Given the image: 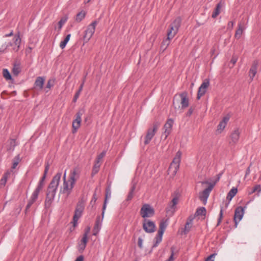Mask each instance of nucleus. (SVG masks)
<instances>
[{"label":"nucleus","instance_id":"obj_24","mask_svg":"<svg viewBox=\"0 0 261 261\" xmlns=\"http://www.w3.org/2000/svg\"><path fill=\"white\" fill-rule=\"evenodd\" d=\"M181 97V105L182 109H185L189 106V99L187 97V94L186 92L180 94Z\"/></svg>","mask_w":261,"mask_h":261},{"label":"nucleus","instance_id":"obj_62","mask_svg":"<svg viewBox=\"0 0 261 261\" xmlns=\"http://www.w3.org/2000/svg\"><path fill=\"white\" fill-rule=\"evenodd\" d=\"M13 35V31H11L9 34H6L4 36V37H10V36H12Z\"/></svg>","mask_w":261,"mask_h":261},{"label":"nucleus","instance_id":"obj_53","mask_svg":"<svg viewBox=\"0 0 261 261\" xmlns=\"http://www.w3.org/2000/svg\"><path fill=\"white\" fill-rule=\"evenodd\" d=\"M54 81L51 80H49L47 82V85H46V88L50 89L51 87H52L54 85Z\"/></svg>","mask_w":261,"mask_h":261},{"label":"nucleus","instance_id":"obj_61","mask_svg":"<svg viewBox=\"0 0 261 261\" xmlns=\"http://www.w3.org/2000/svg\"><path fill=\"white\" fill-rule=\"evenodd\" d=\"M68 180H66V170H65L64 175H63V182H67Z\"/></svg>","mask_w":261,"mask_h":261},{"label":"nucleus","instance_id":"obj_13","mask_svg":"<svg viewBox=\"0 0 261 261\" xmlns=\"http://www.w3.org/2000/svg\"><path fill=\"white\" fill-rule=\"evenodd\" d=\"M74 185L75 184L69 182V180H68L67 182H63V187L61 192H62L63 194H65L66 197H67L71 193Z\"/></svg>","mask_w":261,"mask_h":261},{"label":"nucleus","instance_id":"obj_17","mask_svg":"<svg viewBox=\"0 0 261 261\" xmlns=\"http://www.w3.org/2000/svg\"><path fill=\"white\" fill-rule=\"evenodd\" d=\"M40 190L35 189L33 191L29 201L26 206L25 210L28 211L32 206V205L36 201L38 198Z\"/></svg>","mask_w":261,"mask_h":261},{"label":"nucleus","instance_id":"obj_19","mask_svg":"<svg viewBox=\"0 0 261 261\" xmlns=\"http://www.w3.org/2000/svg\"><path fill=\"white\" fill-rule=\"evenodd\" d=\"M244 215V209L242 207H238L235 210L234 215V221L235 222L236 226L238 222L242 218Z\"/></svg>","mask_w":261,"mask_h":261},{"label":"nucleus","instance_id":"obj_25","mask_svg":"<svg viewBox=\"0 0 261 261\" xmlns=\"http://www.w3.org/2000/svg\"><path fill=\"white\" fill-rule=\"evenodd\" d=\"M111 196V190L110 186H108L106 190L105 199L102 207V216H103L105 210L106 208L108 200L110 198Z\"/></svg>","mask_w":261,"mask_h":261},{"label":"nucleus","instance_id":"obj_23","mask_svg":"<svg viewBox=\"0 0 261 261\" xmlns=\"http://www.w3.org/2000/svg\"><path fill=\"white\" fill-rule=\"evenodd\" d=\"M44 83V79L43 77L41 76L37 77L35 82L34 88L38 90H42Z\"/></svg>","mask_w":261,"mask_h":261},{"label":"nucleus","instance_id":"obj_38","mask_svg":"<svg viewBox=\"0 0 261 261\" xmlns=\"http://www.w3.org/2000/svg\"><path fill=\"white\" fill-rule=\"evenodd\" d=\"M20 155L18 154L16 155L13 159V164L12 166V169H14L16 168L18 164H19V162L20 161Z\"/></svg>","mask_w":261,"mask_h":261},{"label":"nucleus","instance_id":"obj_35","mask_svg":"<svg viewBox=\"0 0 261 261\" xmlns=\"http://www.w3.org/2000/svg\"><path fill=\"white\" fill-rule=\"evenodd\" d=\"M101 165L100 163L95 162L94 165L93 167L92 171V175L93 176L97 173L99 170V168Z\"/></svg>","mask_w":261,"mask_h":261},{"label":"nucleus","instance_id":"obj_6","mask_svg":"<svg viewBox=\"0 0 261 261\" xmlns=\"http://www.w3.org/2000/svg\"><path fill=\"white\" fill-rule=\"evenodd\" d=\"M202 184H208V182L207 181H202ZM214 187V184L209 183L208 187L205 189H204L202 192L199 193V199L204 204H205L206 203L207 200L210 195V192L213 190Z\"/></svg>","mask_w":261,"mask_h":261},{"label":"nucleus","instance_id":"obj_27","mask_svg":"<svg viewBox=\"0 0 261 261\" xmlns=\"http://www.w3.org/2000/svg\"><path fill=\"white\" fill-rule=\"evenodd\" d=\"M178 202V198L177 197H174L171 202L169 204V206L171 208V213L173 214L175 211V206ZM170 211V210H167V213H168Z\"/></svg>","mask_w":261,"mask_h":261},{"label":"nucleus","instance_id":"obj_9","mask_svg":"<svg viewBox=\"0 0 261 261\" xmlns=\"http://www.w3.org/2000/svg\"><path fill=\"white\" fill-rule=\"evenodd\" d=\"M154 214L153 208L148 204L143 205L140 210V215L144 218L152 217Z\"/></svg>","mask_w":261,"mask_h":261},{"label":"nucleus","instance_id":"obj_18","mask_svg":"<svg viewBox=\"0 0 261 261\" xmlns=\"http://www.w3.org/2000/svg\"><path fill=\"white\" fill-rule=\"evenodd\" d=\"M40 190L35 189L33 191L29 201L26 206L25 210L28 211L32 206V205L36 201L38 198Z\"/></svg>","mask_w":261,"mask_h":261},{"label":"nucleus","instance_id":"obj_57","mask_svg":"<svg viewBox=\"0 0 261 261\" xmlns=\"http://www.w3.org/2000/svg\"><path fill=\"white\" fill-rule=\"evenodd\" d=\"M250 166H251V165L247 169V170L246 171V173H245V177H246L247 175H248L250 174Z\"/></svg>","mask_w":261,"mask_h":261},{"label":"nucleus","instance_id":"obj_20","mask_svg":"<svg viewBox=\"0 0 261 261\" xmlns=\"http://www.w3.org/2000/svg\"><path fill=\"white\" fill-rule=\"evenodd\" d=\"M229 116L228 115L225 116L223 118L222 120L220 122L217 126V131L218 132V133H221L223 132V130L225 128L227 123L229 120Z\"/></svg>","mask_w":261,"mask_h":261},{"label":"nucleus","instance_id":"obj_34","mask_svg":"<svg viewBox=\"0 0 261 261\" xmlns=\"http://www.w3.org/2000/svg\"><path fill=\"white\" fill-rule=\"evenodd\" d=\"M11 174V171H7L3 175V177L0 180V184L3 186H5L8 177Z\"/></svg>","mask_w":261,"mask_h":261},{"label":"nucleus","instance_id":"obj_56","mask_svg":"<svg viewBox=\"0 0 261 261\" xmlns=\"http://www.w3.org/2000/svg\"><path fill=\"white\" fill-rule=\"evenodd\" d=\"M99 229H94V231L92 232V234H91L90 233V234L92 239H93V236H96L99 233Z\"/></svg>","mask_w":261,"mask_h":261},{"label":"nucleus","instance_id":"obj_43","mask_svg":"<svg viewBox=\"0 0 261 261\" xmlns=\"http://www.w3.org/2000/svg\"><path fill=\"white\" fill-rule=\"evenodd\" d=\"M84 82H83V83L80 86L79 90L75 93V94L74 96V98H73V101L75 102L76 101L77 99L79 98L80 93H81V91L82 90L83 85H84Z\"/></svg>","mask_w":261,"mask_h":261},{"label":"nucleus","instance_id":"obj_44","mask_svg":"<svg viewBox=\"0 0 261 261\" xmlns=\"http://www.w3.org/2000/svg\"><path fill=\"white\" fill-rule=\"evenodd\" d=\"M106 151H103L101 153L98 154L96 159L95 162L100 163L103 158L106 155Z\"/></svg>","mask_w":261,"mask_h":261},{"label":"nucleus","instance_id":"obj_63","mask_svg":"<svg viewBox=\"0 0 261 261\" xmlns=\"http://www.w3.org/2000/svg\"><path fill=\"white\" fill-rule=\"evenodd\" d=\"M145 232L147 233H152L154 231L155 229H144Z\"/></svg>","mask_w":261,"mask_h":261},{"label":"nucleus","instance_id":"obj_31","mask_svg":"<svg viewBox=\"0 0 261 261\" xmlns=\"http://www.w3.org/2000/svg\"><path fill=\"white\" fill-rule=\"evenodd\" d=\"M244 30V27H243V24H242L241 23H239L238 24V28L236 30L234 37L236 38L239 39L241 38L242 35L243 34V31Z\"/></svg>","mask_w":261,"mask_h":261},{"label":"nucleus","instance_id":"obj_42","mask_svg":"<svg viewBox=\"0 0 261 261\" xmlns=\"http://www.w3.org/2000/svg\"><path fill=\"white\" fill-rule=\"evenodd\" d=\"M135 186H133L132 188H131V189L127 195V198H126V200L127 201H130L132 200V199L134 197V191H135Z\"/></svg>","mask_w":261,"mask_h":261},{"label":"nucleus","instance_id":"obj_60","mask_svg":"<svg viewBox=\"0 0 261 261\" xmlns=\"http://www.w3.org/2000/svg\"><path fill=\"white\" fill-rule=\"evenodd\" d=\"M10 142L11 145H12L13 147L15 146V141L14 139H11Z\"/></svg>","mask_w":261,"mask_h":261},{"label":"nucleus","instance_id":"obj_10","mask_svg":"<svg viewBox=\"0 0 261 261\" xmlns=\"http://www.w3.org/2000/svg\"><path fill=\"white\" fill-rule=\"evenodd\" d=\"M158 127L159 124L155 123L153 124V128H150L148 129L145 138L144 144L145 145L148 144L150 142L156 132Z\"/></svg>","mask_w":261,"mask_h":261},{"label":"nucleus","instance_id":"obj_5","mask_svg":"<svg viewBox=\"0 0 261 261\" xmlns=\"http://www.w3.org/2000/svg\"><path fill=\"white\" fill-rule=\"evenodd\" d=\"M90 229H87L83 234L81 240L78 243L77 249L79 252H82L85 249L88 240H91L93 241H95V239L92 238L90 234Z\"/></svg>","mask_w":261,"mask_h":261},{"label":"nucleus","instance_id":"obj_15","mask_svg":"<svg viewBox=\"0 0 261 261\" xmlns=\"http://www.w3.org/2000/svg\"><path fill=\"white\" fill-rule=\"evenodd\" d=\"M82 114L80 112H77L76 114V118L73 120L72 122V133H75L81 126L82 122Z\"/></svg>","mask_w":261,"mask_h":261},{"label":"nucleus","instance_id":"obj_40","mask_svg":"<svg viewBox=\"0 0 261 261\" xmlns=\"http://www.w3.org/2000/svg\"><path fill=\"white\" fill-rule=\"evenodd\" d=\"M86 13L84 11H81L77 14L75 18V20L77 22L81 21L85 17Z\"/></svg>","mask_w":261,"mask_h":261},{"label":"nucleus","instance_id":"obj_39","mask_svg":"<svg viewBox=\"0 0 261 261\" xmlns=\"http://www.w3.org/2000/svg\"><path fill=\"white\" fill-rule=\"evenodd\" d=\"M70 36H71L70 34H68L66 36V37H65V38L64 39V40L61 42V43L60 44V47L62 49H63L65 47L67 43H68V42L69 41V40L70 39Z\"/></svg>","mask_w":261,"mask_h":261},{"label":"nucleus","instance_id":"obj_30","mask_svg":"<svg viewBox=\"0 0 261 261\" xmlns=\"http://www.w3.org/2000/svg\"><path fill=\"white\" fill-rule=\"evenodd\" d=\"M14 44L16 46L14 47L13 49L17 51L19 49V46L21 44V38L19 34L16 35L13 38Z\"/></svg>","mask_w":261,"mask_h":261},{"label":"nucleus","instance_id":"obj_7","mask_svg":"<svg viewBox=\"0 0 261 261\" xmlns=\"http://www.w3.org/2000/svg\"><path fill=\"white\" fill-rule=\"evenodd\" d=\"M81 173V169L77 166L73 168L70 172L69 176V182L72 184H75L76 181L79 179Z\"/></svg>","mask_w":261,"mask_h":261},{"label":"nucleus","instance_id":"obj_29","mask_svg":"<svg viewBox=\"0 0 261 261\" xmlns=\"http://www.w3.org/2000/svg\"><path fill=\"white\" fill-rule=\"evenodd\" d=\"M155 225L153 221L144 219L143 223V228H155Z\"/></svg>","mask_w":261,"mask_h":261},{"label":"nucleus","instance_id":"obj_4","mask_svg":"<svg viewBox=\"0 0 261 261\" xmlns=\"http://www.w3.org/2000/svg\"><path fill=\"white\" fill-rule=\"evenodd\" d=\"M181 153L178 151L177 152L175 156L173 159L169 168V171L173 175H175L179 169Z\"/></svg>","mask_w":261,"mask_h":261},{"label":"nucleus","instance_id":"obj_51","mask_svg":"<svg viewBox=\"0 0 261 261\" xmlns=\"http://www.w3.org/2000/svg\"><path fill=\"white\" fill-rule=\"evenodd\" d=\"M143 237H139L138 238V246H139L140 248H142V247H143Z\"/></svg>","mask_w":261,"mask_h":261},{"label":"nucleus","instance_id":"obj_32","mask_svg":"<svg viewBox=\"0 0 261 261\" xmlns=\"http://www.w3.org/2000/svg\"><path fill=\"white\" fill-rule=\"evenodd\" d=\"M21 71L20 64L19 63H15L13 65L12 73L15 75H17Z\"/></svg>","mask_w":261,"mask_h":261},{"label":"nucleus","instance_id":"obj_48","mask_svg":"<svg viewBox=\"0 0 261 261\" xmlns=\"http://www.w3.org/2000/svg\"><path fill=\"white\" fill-rule=\"evenodd\" d=\"M238 58L236 55H233L232 57V58L230 60V63L232 64V66L231 67H232L234 65L236 64L237 61H238Z\"/></svg>","mask_w":261,"mask_h":261},{"label":"nucleus","instance_id":"obj_55","mask_svg":"<svg viewBox=\"0 0 261 261\" xmlns=\"http://www.w3.org/2000/svg\"><path fill=\"white\" fill-rule=\"evenodd\" d=\"M234 23V22L233 21H229L228 23L227 29L232 30L233 27Z\"/></svg>","mask_w":261,"mask_h":261},{"label":"nucleus","instance_id":"obj_36","mask_svg":"<svg viewBox=\"0 0 261 261\" xmlns=\"http://www.w3.org/2000/svg\"><path fill=\"white\" fill-rule=\"evenodd\" d=\"M238 190L236 188H232L227 194V198L230 200L236 195Z\"/></svg>","mask_w":261,"mask_h":261},{"label":"nucleus","instance_id":"obj_21","mask_svg":"<svg viewBox=\"0 0 261 261\" xmlns=\"http://www.w3.org/2000/svg\"><path fill=\"white\" fill-rule=\"evenodd\" d=\"M206 215V209L204 207H201L197 209L196 212L194 214L196 218V220L199 219H204Z\"/></svg>","mask_w":261,"mask_h":261},{"label":"nucleus","instance_id":"obj_50","mask_svg":"<svg viewBox=\"0 0 261 261\" xmlns=\"http://www.w3.org/2000/svg\"><path fill=\"white\" fill-rule=\"evenodd\" d=\"M13 45V43L11 42H9L8 43H5L2 46L3 50L2 51H4L8 47Z\"/></svg>","mask_w":261,"mask_h":261},{"label":"nucleus","instance_id":"obj_33","mask_svg":"<svg viewBox=\"0 0 261 261\" xmlns=\"http://www.w3.org/2000/svg\"><path fill=\"white\" fill-rule=\"evenodd\" d=\"M169 222V218H164L160 222L159 228H166L168 226Z\"/></svg>","mask_w":261,"mask_h":261},{"label":"nucleus","instance_id":"obj_41","mask_svg":"<svg viewBox=\"0 0 261 261\" xmlns=\"http://www.w3.org/2000/svg\"><path fill=\"white\" fill-rule=\"evenodd\" d=\"M3 76L5 78V79L7 81L10 80L12 79V76H11L9 71L7 69H4L3 70Z\"/></svg>","mask_w":261,"mask_h":261},{"label":"nucleus","instance_id":"obj_3","mask_svg":"<svg viewBox=\"0 0 261 261\" xmlns=\"http://www.w3.org/2000/svg\"><path fill=\"white\" fill-rule=\"evenodd\" d=\"M85 200L83 198H81L76 204L73 217V221L71 222L72 226L75 227L77 225V221L82 215L85 208Z\"/></svg>","mask_w":261,"mask_h":261},{"label":"nucleus","instance_id":"obj_47","mask_svg":"<svg viewBox=\"0 0 261 261\" xmlns=\"http://www.w3.org/2000/svg\"><path fill=\"white\" fill-rule=\"evenodd\" d=\"M258 191V192H260L261 191V186L260 185H256L253 189L252 191L250 193V194H252L254 192Z\"/></svg>","mask_w":261,"mask_h":261},{"label":"nucleus","instance_id":"obj_54","mask_svg":"<svg viewBox=\"0 0 261 261\" xmlns=\"http://www.w3.org/2000/svg\"><path fill=\"white\" fill-rule=\"evenodd\" d=\"M222 217H223V210H222V208H221L220 210V214H219V218L218 220L217 226H218V225L219 224V223L221 222V219L222 218Z\"/></svg>","mask_w":261,"mask_h":261},{"label":"nucleus","instance_id":"obj_12","mask_svg":"<svg viewBox=\"0 0 261 261\" xmlns=\"http://www.w3.org/2000/svg\"><path fill=\"white\" fill-rule=\"evenodd\" d=\"M210 86V81L208 79H205L202 82L199 87L198 91L197 98L199 99L201 96L204 95L206 92V90Z\"/></svg>","mask_w":261,"mask_h":261},{"label":"nucleus","instance_id":"obj_11","mask_svg":"<svg viewBox=\"0 0 261 261\" xmlns=\"http://www.w3.org/2000/svg\"><path fill=\"white\" fill-rule=\"evenodd\" d=\"M241 133V130L239 128H236L232 130L230 135V141L229 142L230 145H234L238 142Z\"/></svg>","mask_w":261,"mask_h":261},{"label":"nucleus","instance_id":"obj_52","mask_svg":"<svg viewBox=\"0 0 261 261\" xmlns=\"http://www.w3.org/2000/svg\"><path fill=\"white\" fill-rule=\"evenodd\" d=\"M97 200V198L96 197V194L94 193L93 195V197H92V200H91L90 201V204L92 205V206L93 207V205L95 204V202H96V201Z\"/></svg>","mask_w":261,"mask_h":261},{"label":"nucleus","instance_id":"obj_8","mask_svg":"<svg viewBox=\"0 0 261 261\" xmlns=\"http://www.w3.org/2000/svg\"><path fill=\"white\" fill-rule=\"evenodd\" d=\"M96 24L97 21H94L89 24L85 30L83 38L86 42H88L93 36L95 30Z\"/></svg>","mask_w":261,"mask_h":261},{"label":"nucleus","instance_id":"obj_58","mask_svg":"<svg viewBox=\"0 0 261 261\" xmlns=\"http://www.w3.org/2000/svg\"><path fill=\"white\" fill-rule=\"evenodd\" d=\"M75 261H84V257L83 255H80L78 256Z\"/></svg>","mask_w":261,"mask_h":261},{"label":"nucleus","instance_id":"obj_64","mask_svg":"<svg viewBox=\"0 0 261 261\" xmlns=\"http://www.w3.org/2000/svg\"><path fill=\"white\" fill-rule=\"evenodd\" d=\"M193 113V110L190 108L189 111H188V115L190 116Z\"/></svg>","mask_w":261,"mask_h":261},{"label":"nucleus","instance_id":"obj_22","mask_svg":"<svg viewBox=\"0 0 261 261\" xmlns=\"http://www.w3.org/2000/svg\"><path fill=\"white\" fill-rule=\"evenodd\" d=\"M165 229H159L158 233L154 238V242L152 248L156 247L162 241V237Z\"/></svg>","mask_w":261,"mask_h":261},{"label":"nucleus","instance_id":"obj_16","mask_svg":"<svg viewBox=\"0 0 261 261\" xmlns=\"http://www.w3.org/2000/svg\"><path fill=\"white\" fill-rule=\"evenodd\" d=\"M49 166H50V165H49L48 162L45 163V169H44L43 175L42 177L40 180L39 181V182L37 187L36 188V189L39 190L40 191H41L42 189L43 186H44V180H45V179L46 177L47 173L49 169Z\"/></svg>","mask_w":261,"mask_h":261},{"label":"nucleus","instance_id":"obj_1","mask_svg":"<svg viewBox=\"0 0 261 261\" xmlns=\"http://www.w3.org/2000/svg\"><path fill=\"white\" fill-rule=\"evenodd\" d=\"M61 175V172H58L53 177L47 187L46 196L45 200V206L46 207H49L54 199L60 181Z\"/></svg>","mask_w":261,"mask_h":261},{"label":"nucleus","instance_id":"obj_49","mask_svg":"<svg viewBox=\"0 0 261 261\" xmlns=\"http://www.w3.org/2000/svg\"><path fill=\"white\" fill-rule=\"evenodd\" d=\"M217 255L216 253H213L208 256L204 261H214V258Z\"/></svg>","mask_w":261,"mask_h":261},{"label":"nucleus","instance_id":"obj_45","mask_svg":"<svg viewBox=\"0 0 261 261\" xmlns=\"http://www.w3.org/2000/svg\"><path fill=\"white\" fill-rule=\"evenodd\" d=\"M101 222L102 220L101 219L100 217H97L94 228H99V227H100L101 225Z\"/></svg>","mask_w":261,"mask_h":261},{"label":"nucleus","instance_id":"obj_37","mask_svg":"<svg viewBox=\"0 0 261 261\" xmlns=\"http://www.w3.org/2000/svg\"><path fill=\"white\" fill-rule=\"evenodd\" d=\"M194 219L196 220L195 216L194 215H190L187 219L185 228H187V227H191L192 223Z\"/></svg>","mask_w":261,"mask_h":261},{"label":"nucleus","instance_id":"obj_28","mask_svg":"<svg viewBox=\"0 0 261 261\" xmlns=\"http://www.w3.org/2000/svg\"><path fill=\"white\" fill-rule=\"evenodd\" d=\"M222 1L220 2L216 6L212 15V17L213 18H216L221 12V10L222 7Z\"/></svg>","mask_w":261,"mask_h":261},{"label":"nucleus","instance_id":"obj_46","mask_svg":"<svg viewBox=\"0 0 261 261\" xmlns=\"http://www.w3.org/2000/svg\"><path fill=\"white\" fill-rule=\"evenodd\" d=\"M67 18L64 17L62 18L58 22L59 28L61 29L63 26V25L67 21Z\"/></svg>","mask_w":261,"mask_h":261},{"label":"nucleus","instance_id":"obj_59","mask_svg":"<svg viewBox=\"0 0 261 261\" xmlns=\"http://www.w3.org/2000/svg\"><path fill=\"white\" fill-rule=\"evenodd\" d=\"M167 261H173V251H172V254L169 258L167 260Z\"/></svg>","mask_w":261,"mask_h":261},{"label":"nucleus","instance_id":"obj_26","mask_svg":"<svg viewBox=\"0 0 261 261\" xmlns=\"http://www.w3.org/2000/svg\"><path fill=\"white\" fill-rule=\"evenodd\" d=\"M258 66V62L257 61H254L250 70H249V76L251 79V80H253V77L255 76L256 71H257V68Z\"/></svg>","mask_w":261,"mask_h":261},{"label":"nucleus","instance_id":"obj_14","mask_svg":"<svg viewBox=\"0 0 261 261\" xmlns=\"http://www.w3.org/2000/svg\"><path fill=\"white\" fill-rule=\"evenodd\" d=\"M173 123V120L169 119L165 124L164 126V132L163 133V136H165V139H166L171 133Z\"/></svg>","mask_w":261,"mask_h":261},{"label":"nucleus","instance_id":"obj_2","mask_svg":"<svg viewBox=\"0 0 261 261\" xmlns=\"http://www.w3.org/2000/svg\"><path fill=\"white\" fill-rule=\"evenodd\" d=\"M181 20L179 18H176L169 25L167 30V38L164 39L161 44V47L165 50L170 43V41L177 33L180 26Z\"/></svg>","mask_w":261,"mask_h":261}]
</instances>
